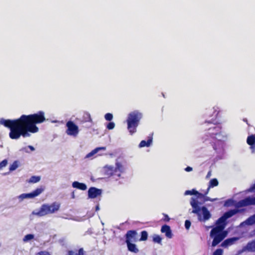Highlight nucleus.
<instances>
[{
	"mask_svg": "<svg viewBox=\"0 0 255 255\" xmlns=\"http://www.w3.org/2000/svg\"><path fill=\"white\" fill-rule=\"evenodd\" d=\"M66 126L67 129L66 133L67 135L76 137L79 133L78 127L72 121H69L67 122Z\"/></svg>",
	"mask_w": 255,
	"mask_h": 255,
	"instance_id": "obj_7",
	"label": "nucleus"
},
{
	"mask_svg": "<svg viewBox=\"0 0 255 255\" xmlns=\"http://www.w3.org/2000/svg\"><path fill=\"white\" fill-rule=\"evenodd\" d=\"M239 207H244L249 205H255V197H248L245 199L241 200L238 203Z\"/></svg>",
	"mask_w": 255,
	"mask_h": 255,
	"instance_id": "obj_11",
	"label": "nucleus"
},
{
	"mask_svg": "<svg viewBox=\"0 0 255 255\" xmlns=\"http://www.w3.org/2000/svg\"><path fill=\"white\" fill-rule=\"evenodd\" d=\"M203 199H204L203 200L204 202L208 201H213L214 200H215V199H211L209 197L206 196V195L205 196V197Z\"/></svg>",
	"mask_w": 255,
	"mask_h": 255,
	"instance_id": "obj_40",
	"label": "nucleus"
},
{
	"mask_svg": "<svg viewBox=\"0 0 255 255\" xmlns=\"http://www.w3.org/2000/svg\"><path fill=\"white\" fill-rule=\"evenodd\" d=\"M197 194H198V192L194 189H192V190H186L185 192V195H196Z\"/></svg>",
	"mask_w": 255,
	"mask_h": 255,
	"instance_id": "obj_30",
	"label": "nucleus"
},
{
	"mask_svg": "<svg viewBox=\"0 0 255 255\" xmlns=\"http://www.w3.org/2000/svg\"><path fill=\"white\" fill-rule=\"evenodd\" d=\"M207 194H205V192L204 194H202V193H199L198 192V194H197L196 195L197 198L204 199V198L205 197V196Z\"/></svg>",
	"mask_w": 255,
	"mask_h": 255,
	"instance_id": "obj_38",
	"label": "nucleus"
},
{
	"mask_svg": "<svg viewBox=\"0 0 255 255\" xmlns=\"http://www.w3.org/2000/svg\"><path fill=\"white\" fill-rule=\"evenodd\" d=\"M241 212V210L237 209L230 210L227 212H226L223 215V216L226 220L233 217L236 214Z\"/></svg>",
	"mask_w": 255,
	"mask_h": 255,
	"instance_id": "obj_14",
	"label": "nucleus"
},
{
	"mask_svg": "<svg viewBox=\"0 0 255 255\" xmlns=\"http://www.w3.org/2000/svg\"><path fill=\"white\" fill-rule=\"evenodd\" d=\"M106 149V147H97L95 149H94V150H93L92 151H91L90 153H89L87 155L86 157H90L93 156V155H94L95 154L97 153L100 150H105Z\"/></svg>",
	"mask_w": 255,
	"mask_h": 255,
	"instance_id": "obj_24",
	"label": "nucleus"
},
{
	"mask_svg": "<svg viewBox=\"0 0 255 255\" xmlns=\"http://www.w3.org/2000/svg\"><path fill=\"white\" fill-rule=\"evenodd\" d=\"M247 142L252 148L255 149V134L249 136L247 137Z\"/></svg>",
	"mask_w": 255,
	"mask_h": 255,
	"instance_id": "obj_18",
	"label": "nucleus"
},
{
	"mask_svg": "<svg viewBox=\"0 0 255 255\" xmlns=\"http://www.w3.org/2000/svg\"><path fill=\"white\" fill-rule=\"evenodd\" d=\"M255 189V184H254L249 189V191L252 192Z\"/></svg>",
	"mask_w": 255,
	"mask_h": 255,
	"instance_id": "obj_42",
	"label": "nucleus"
},
{
	"mask_svg": "<svg viewBox=\"0 0 255 255\" xmlns=\"http://www.w3.org/2000/svg\"><path fill=\"white\" fill-rule=\"evenodd\" d=\"M152 141V136H149L148 139L146 141L144 140H143L140 141L139 146L140 147H148L150 145L151 142Z\"/></svg>",
	"mask_w": 255,
	"mask_h": 255,
	"instance_id": "obj_20",
	"label": "nucleus"
},
{
	"mask_svg": "<svg viewBox=\"0 0 255 255\" xmlns=\"http://www.w3.org/2000/svg\"><path fill=\"white\" fill-rule=\"evenodd\" d=\"M45 120L44 112L40 111L33 114L22 115L13 120L2 118L0 119V124L9 129L8 135L10 139L17 140L21 137H29L31 133L37 132L39 128L36 125L43 123Z\"/></svg>",
	"mask_w": 255,
	"mask_h": 255,
	"instance_id": "obj_1",
	"label": "nucleus"
},
{
	"mask_svg": "<svg viewBox=\"0 0 255 255\" xmlns=\"http://www.w3.org/2000/svg\"><path fill=\"white\" fill-rule=\"evenodd\" d=\"M193 170L192 168L190 166H187L185 168V170L187 172H190L191 171Z\"/></svg>",
	"mask_w": 255,
	"mask_h": 255,
	"instance_id": "obj_41",
	"label": "nucleus"
},
{
	"mask_svg": "<svg viewBox=\"0 0 255 255\" xmlns=\"http://www.w3.org/2000/svg\"><path fill=\"white\" fill-rule=\"evenodd\" d=\"M226 220L222 216L216 221V226L211 230L210 236L213 239L212 243V247L216 246L226 237L227 232L224 231L227 225Z\"/></svg>",
	"mask_w": 255,
	"mask_h": 255,
	"instance_id": "obj_2",
	"label": "nucleus"
},
{
	"mask_svg": "<svg viewBox=\"0 0 255 255\" xmlns=\"http://www.w3.org/2000/svg\"><path fill=\"white\" fill-rule=\"evenodd\" d=\"M105 119L108 121H111L113 118V116L111 113H107L105 115Z\"/></svg>",
	"mask_w": 255,
	"mask_h": 255,
	"instance_id": "obj_32",
	"label": "nucleus"
},
{
	"mask_svg": "<svg viewBox=\"0 0 255 255\" xmlns=\"http://www.w3.org/2000/svg\"><path fill=\"white\" fill-rule=\"evenodd\" d=\"M128 247V250L133 253H137L139 252L138 249L137 248L136 246L134 244L131 242L126 243Z\"/></svg>",
	"mask_w": 255,
	"mask_h": 255,
	"instance_id": "obj_17",
	"label": "nucleus"
},
{
	"mask_svg": "<svg viewBox=\"0 0 255 255\" xmlns=\"http://www.w3.org/2000/svg\"><path fill=\"white\" fill-rule=\"evenodd\" d=\"M38 255H51L47 251H41L37 253Z\"/></svg>",
	"mask_w": 255,
	"mask_h": 255,
	"instance_id": "obj_39",
	"label": "nucleus"
},
{
	"mask_svg": "<svg viewBox=\"0 0 255 255\" xmlns=\"http://www.w3.org/2000/svg\"><path fill=\"white\" fill-rule=\"evenodd\" d=\"M248 251L255 252V240L249 242L246 246Z\"/></svg>",
	"mask_w": 255,
	"mask_h": 255,
	"instance_id": "obj_22",
	"label": "nucleus"
},
{
	"mask_svg": "<svg viewBox=\"0 0 255 255\" xmlns=\"http://www.w3.org/2000/svg\"><path fill=\"white\" fill-rule=\"evenodd\" d=\"M7 164V161L6 159L3 160L2 161L0 162V169H2L3 167L6 166Z\"/></svg>",
	"mask_w": 255,
	"mask_h": 255,
	"instance_id": "obj_35",
	"label": "nucleus"
},
{
	"mask_svg": "<svg viewBox=\"0 0 255 255\" xmlns=\"http://www.w3.org/2000/svg\"><path fill=\"white\" fill-rule=\"evenodd\" d=\"M28 148H29L31 151H34L35 148H34L33 146H32V145H28L27 146Z\"/></svg>",
	"mask_w": 255,
	"mask_h": 255,
	"instance_id": "obj_44",
	"label": "nucleus"
},
{
	"mask_svg": "<svg viewBox=\"0 0 255 255\" xmlns=\"http://www.w3.org/2000/svg\"><path fill=\"white\" fill-rule=\"evenodd\" d=\"M99 210V205H97L96 207V210L98 211Z\"/></svg>",
	"mask_w": 255,
	"mask_h": 255,
	"instance_id": "obj_47",
	"label": "nucleus"
},
{
	"mask_svg": "<svg viewBox=\"0 0 255 255\" xmlns=\"http://www.w3.org/2000/svg\"><path fill=\"white\" fill-rule=\"evenodd\" d=\"M191 226V222L189 220H186L185 222V227L187 230H188Z\"/></svg>",
	"mask_w": 255,
	"mask_h": 255,
	"instance_id": "obj_37",
	"label": "nucleus"
},
{
	"mask_svg": "<svg viewBox=\"0 0 255 255\" xmlns=\"http://www.w3.org/2000/svg\"><path fill=\"white\" fill-rule=\"evenodd\" d=\"M161 232L162 233H165L167 238L171 239L172 238V234L170 227L167 225H164L161 227Z\"/></svg>",
	"mask_w": 255,
	"mask_h": 255,
	"instance_id": "obj_13",
	"label": "nucleus"
},
{
	"mask_svg": "<svg viewBox=\"0 0 255 255\" xmlns=\"http://www.w3.org/2000/svg\"><path fill=\"white\" fill-rule=\"evenodd\" d=\"M190 204L193 208L191 213L197 215L199 221L205 222L211 218L212 215L208 209L205 206L200 207V203L194 198H191Z\"/></svg>",
	"mask_w": 255,
	"mask_h": 255,
	"instance_id": "obj_3",
	"label": "nucleus"
},
{
	"mask_svg": "<svg viewBox=\"0 0 255 255\" xmlns=\"http://www.w3.org/2000/svg\"><path fill=\"white\" fill-rule=\"evenodd\" d=\"M141 118V113L138 111H133L128 114L127 119V128L131 135L136 132V128Z\"/></svg>",
	"mask_w": 255,
	"mask_h": 255,
	"instance_id": "obj_4",
	"label": "nucleus"
},
{
	"mask_svg": "<svg viewBox=\"0 0 255 255\" xmlns=\"http://www.w3.org/2000/svg\"><path fill=\"white\" fill-rule=\"evenodd\" d=\"M72 197L73 198H75V196H74V192H72Z\"/></svg>",
	"mask_w": 255,
	"mask_h": 255,
	"instance_id": "obj_48",
	"label": "nucleus"
},
{
	"mask_svg": "<svg viewBox=\"0 0 255 255\" xmlns=\"http://www.w3.org/2000/svg\"><path fill=\"white\" fill-rule=\"evenodd\" d=\"M153 242L159 244H161L162 238L158 235H153Z\"/></svg>",
	"mask_w": 255,
	"mask_h": 255,
	"instance_id": "obj_28",
	"label": "nucleus"
},
{
	"mask_svg": "<svg viewBox=\"0 0 255 255\" xmlns=\"http://www.w3.org/2000/svg\"><path fill=\"white\" fill-rule=\"evenodd\" d=\"M102 190L96 187H90L88 190V197L91 199H94L102 194Z\"/></svg>",
	"mask_w": 255,
	"mask_h": 255,
	"instance_id": "obj_10",
	"label": "nucleus"
},
{
	"mask_svg": "<svg viewBox=\"0 0 255 255\" xmlns=\"http://www.w3.org/2000/svg\"><path fill=\"white\" fill-rule=\"evenodd\" d=\"M206 123L212 124L213 127H210L208 130L209 131V134L211 135H216L221 132L222 127L220 125V123L216 121V120H212L210 121H206Z\"/></svg>",
	"mask_w": 255,
	"mask_h": 255,
	"instance_id": "obj_8",
	"label": "nucleus"
},
{
	"mask_svg": "<svg viewBox=\"0 0 255 255\" xmlns=\"http://www.w3.org/2000/svg\"><path fill=\"white\" fill-rule=\"evenodd\" d=\"M72 186L73 188H75L83 191L87 189V186L85 183H80L78 181H74L72 183Z\"/></svg>",
	"mask_w": 255,
	"mask_h": 255,
	"instance_id": "obj_16",
	"label": "nucleus"
},
{
	"mask_svg": "<svg viewBox=\"0 0 255 255\" xmlns=\"http://www.w3.org/2000/svg\"><path fill=\"white\" fill-rule=\"evenodd\" d=\"M19 198H21L22 199L26 198V193H23V194H21L19 196Z\"/></svg>",
	"mask_w": 255,
	"mask_h": 255,
	"instance_id": "obj_43",
	"label": "nucleus"
},
{
	"mask_svg": "<svg viewBox=\"0 0 255 255\" xmlns=\"http://www.w3.org/2000/svg\"><path fill=\"white\" fill-rule=\"evenodd\" d=\"M223 251L221 249H217L213 254L212 255H222Z\"/></svg>",
	"mask_w": 255,
	"mask_h": 255,
	"instance_id": "obj_33",
	"label": "nucleus"
},
{
	"mask_svg": "<svg viewBox=\"0 0 255 255\" xmlns=\"http://www.w3.org/2000/svg\"><path fill=\"white\" fill-rule=\"evenodd\" d=\"M115 127V124L114 122H110L107 126V128L109 129H113Z\"/></svg>",
	"mask_w": 255,
	"mask_h": 255,
	"instance_id": "obj_34",
	"label": "nucleus"
},
{
	"mask_svg": "<svg viewBox=\"0 0 255 255\" xmlns=\"http://www.w3.org/2000/svg\"><path fill=\"white\" fill-rule=\"evenodd\" d=\"M148 238V233L146 231H142L140 233V238L139 241H145Z\"/></svg>",
	"mask_w": 255,
	"mask_h": 255,
	"instance_id": "obj_25",
	"label": "nucleus"
},
{
	"mask_svg": "<svg viewBox=\"0 0 255 255\" xmlns=\"http://www.w3.org/2000/svg\"><path fill=\"white\" fill-rule=\"evenodd\" d=\"M104 174L108 177L116 175L120 177L121 174L125 171V167L120 162H117L116 163V167L111 165H106L103 168Z\"/></svg>",
	"mask_w": 255,
	"mask_h": 255,
	"instance_id": "obj_5",
	"label": "nucleus"
},
{
	"mask_svg": "<svg viewBox=\"0 0 255 255\" xmlns=\"http://www.w3.org/2000/svg\"><path fill=\"white\" fill-rule=\"evenodd\" d=\"M60 204L56 202L53 203L51 205L43 204L40 207L37 215L39 216H43L46 215L53 213L59 210Z\"/></svg>",
	"mask_w": 255,
	"mask_h": 255,
	"instance_id": "obj_6",
	"label": "nucleus"
},
{
	"mask_svg": "<svg viewBox=\"0 0 255 255\" xmlns=\"http://www.w3.org/2000/svg\"><path fill=\"white\" fill-rule=\"evenodd\" d=\"M137 233L135 230H129L125 235L126 243L136 242Z\"/></svg>",
	"mask_w": 255,
	"mask_h": 255,
	"instance_id": "obj_9",
	"label": "nucleus"
},
{
	"mask_svg": "<svg viewBox=\"0 0 255 255\" xmlns=\"http://www.w3.org/2000/svg\"><path fill=\"white\" fill-rule=\"evenodd\" d=\"M34 238V235L32 234H27L24 236L23 241L24 242H27L29 240H31Z\"/></svg>",
	"mask_w": 255,
	"mask_h": 255,
	"instance_id": "obj_31",
	"label": "nucleus"
},
{
	"mask_svg": "<svg viewBox=\"0 0 255 255\" xmlns=\"http://www.w3.org/2000/svg\"><path fill=\"white\" fill-rule=\"evenodd\" d=\"M163 218H162V220L163 221L168 222L170 221V219L167 214L163 213Z\"/></svg>",
	"mask_w": 255,
	"mask_h": 255,
	"instance_id": "obj_36",
	"label": "nucleus"
},
{
	"mask_svg": "<svg viewBox=\"0 0 255 255\" xmlns=\"http://www.w3.org/2000/svg\"><path fill=\"white\" fill-rule=\"evenodd\" d=\"M218 184V181L216 178L212 179L209 182V184L207 190L205 191V194H207L208 193L210 188L217 186Z\"/></svg>",
	"mask_w": 255,
	"mask_h": 255,
	"instance_id": "obj_19",
	"label": "nucleus"
},
{
	"mask_svg": "<svg viewBox=\"0 0 255 255\" xmlns=\"http://www.w3.org/2000/svg\"><path fill=\"white\" fill-rule=\"evenodd\" d=\"M211 175V171H209L207 175H206V178H209Z\"/></svg>",
	"mask_w": 255,
	"mask_h": 255,
	"instance_id": "obj_45",
	"label": "nucleus"
},
{
	"mask_svg": "<svg viewBox=\"0 0 255 255\" xmlns=\"http://www.w3.org/2000/svg\"><path fill=\"white\" fill-rule=\"evenodd\" d=\"M40 180V176H31L29 180V183H35L38 182H39Z\"/></svg>",
	"mask_w": 255,
	"mask_h": 255,
	"instance_id": "obj_27",
	"label": "nucleus"
},
{
	"mask_svg": "<svg viewBox=\"0 0 255 255\" xmlns=\"http://www.w3.org/2000/svg\"><path fill=\"white\" fill-rule=\"evenodd\" d=\"M246 223L247 225H252L255 224V214L248 218L246 221Z\"/></svg>",
	"mask_w": 255,
	"mask_h": 255,
	"instance_id": "obj_26",
	"label": "nucleus"
},
{
	"mask_svg": "<svg viewBox=\"0 0 255 255\" xmlns=\"http://www.w3.org/2000/svg\"><path fill=\"white\" fill-rule=\"evenodd\" d=\"M82 122L84 123L92 122L91 115L88 112H84L82 117Z\"/></svg>",
	"mask_w": 255,
	"mask_h": 255,
	"instance_id": "obj_23",
	"label": "nucleus"
},
{
	"mask_svg": "<svg viewBox=\"0 0 255 255\" xmlns=\"http://www.w3.org/2000/svg\"><path fill=\"white\" fill-rule=\"evenodd\" d=\"M18 166V162L17 161H14L9 167L10 171H13L15 170Z\"/></svg>",
	"mask_w": 255,
	"mask_h": 255,
	"instance_id": "obj_29",
	"label": "nucleus"
},
{
	"mask_svg": "<svg viewBox=\"0 0 255 255\" xmlns=\"http://www.w3.org/2000/svg\"><path fill=\"white\" fill-rule=\"evenodd\" d=\"M243 120L244 122H246L248 126H250L249 124L248 123V121L246 118H244Z\"/></svg>",
	"mask_w": 255,
	"mask_h": 255,
	"instance_id": "obj_46",
	"label": "nucleus"
},
{
	"mask_svg": "<svg viewBox=\"0 0 255 255\" xmlns=\"http://www.w3.org/2000/svg\"><path fill=\"white\" fill-rule=\"evenodd\" d=\"M74 252L72 250H69L67 252L66 255H85V252L83 248H80L75 254Z\"/></svg>",
	"mask_w": 255,
	"mask_h": 255,
	"instance_id": "obj_21",
	"label": "nucleus"
},
{
	"mask_svg": "<svg viewBox=\"0 0 255 255\" xmlns=\"http://www.w3.org/2000/svg\"><path fill=\"white\" fill-rule=\"evenodd\" d=\"M238 237H233L225 240L222 243L221 246L222 247H228L231 246L235 243L236 241L239 240Z\"/></svg>",
	"mask_w": 255,
	"mask_h": 255,
	"instance_id": "obj_15",
	"label": "nucleus"
},
{
	"mask_svg": "<svg viewBox=\"0 0 255 255\" xmlns=\"http://www.w3.org/2000/svg\"><path fill=\"white\" fill-rule=\"evenodd\" d=\"M45 189L44 187L41 186L36 188L33 191L29 193H26V198H33L42 193Z\"/></svg>",
	"mask_w": 255,
	"mask_h": 255,
	"instance_id": "obj_12",
	"label": "nucleus"
}]
</instances>
